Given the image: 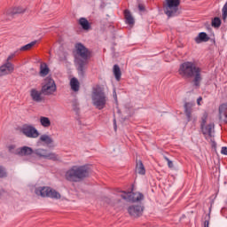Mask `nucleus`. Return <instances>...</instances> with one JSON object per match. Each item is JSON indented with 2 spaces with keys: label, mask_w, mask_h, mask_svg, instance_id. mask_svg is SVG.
Masks as SVG:
<instances>
[{
  "label": "nucleus",
  "mask_w": 227,
  "mask_h": 227,
  "mask_svg": "<svg viewBox=\"0 0 227 227\" xmlns=\"http://www.w3.org/2000/svg\"><path fill=\"white\" fill-rule=\"evenodd\" d=\"M178 74L184 79L193 78V84L196 88H200L201 82V68L195 62L186 61L180 65Z\"/></svg>",
  "instance_id": "1"
},
{
  "label": "nucleus",
  "mask_w": 227,
  "mask_h": 227,
  "mask_svg": "<svg viewBox=\"0 0 227 227\" xmlns=\"http://www.w3.org/2000/svg\"><path fill=\"white\" fill-rule=\"evenodd\" d=\"M90 98L92 106H94L96 109H98V111H102V109L107 106V102H109L106 87L98 84L94 85L92 87Z\"/></svg>",
  "instance_id": "2"
},
{
  "label": "nucleus",
  "mask_w": 227,
  "mask_h": 227,
  "mask_svg": "<svg viewBox=\"0 0 227 227\" xmlns=\"http://www.w3.org/2000/svg\"><path fill=\"white\" fill-rule=\"evenodd\" d=\"M76 54L74 55V63L77 65L79 75H84V68L88 65V58H90V51L78 43L75 44Z\"/></svg>",
  "instance_id": "3"
},
{
  "label": "nucleus",
  "mask_w": 227,
  "mask_h": 227,
  "mask_svg": "<svg viewBox=\"0 0 227 227\" xmlns=\"http://www.w3.org/2000/svg\"><path fill=\"white\" fill-rule=\"evenodd\" d=\"M90 175V170L86 166H73L66 172V179L68 182H81Z\"/></svg>",
  "instance_id": "4"
},
{
  "label": "nucleus",
  "mask_w": 227,
  "mask_h": 227,
  "mask_svg": "<svg viewBox=\"0 0 227 227\" xmlns=\"http://www.w3.org/2000/svg\"><path fill=\"white\" fill-rule=\"evenodd\" d=\"M36 196L41 198H51V200H61V194L49 186H40L35 191Z\"/></svg>",
  "instance_id": "5"
},
{
  "label": "nucleus",
  "mask_w": 227,
  "mask_h": 227,
  "mask_svg": "<svg viewBox=\"0 0 227 227\" xmlns=\"http://www.w3.org/2000/svg\"><path fill=\"white\" fill-rule=\"evenodd\" d=\"M164 13L168 17H176L178 15V6L180 0H165Z\"/></svg>",
  "instance_id": "6"
},
{
  "label": "nucleus",
  "mask_w": 227,
  "mask_h": 227,
  "mask_svg": "<svg viewBox=\"0 0 227 227\" xmlns=\"http://www.w3.org/2000/svg\"><path fill=\"white\" fill-rule=\"evenodd\" d=\"M207 120H208V114L204 113L202 115L201 130L206 139H208V137L214 136V123L207 124Z\"/></svg>",
  "instance_id": "7"
},
{
  "label": "nucleus",
  "mask_w": 227,
  "mask_h": 227,
  "mask_svg": "<svg viewBox=\"0 0 227 227\" xmlns=\"http://www.w3.org/2000/svg\"><path fill=\"white\" fill-rule=\"evenodd\" d=\"M20 132L25 136V137H28L29 139H36V137H40V132L38 129L35 128V126L31 124H25L20 128Z\"/></svg>",
  "instance_id": "8"
},
{
  "label": "nucleus",
  "mask_w": 227,
  "mask_h": 227,
  "mask_svg": "<svg viewBox=\"0 0 227 227\" xmlns=\"http://www.w3.org/2000/svg\"><path fill=\"white\" fill-rule=\"evenodd\" d=\"M56 82L52 80L51 77H47L44 80V84L42 87V92L44 95H52L53 93H56Z\"/></svg>",
  "instance_id": "9"
},
{
  "label": "nucleus",
  "mask_w": 227,
  "mask_h": 227,
  "mask_svg": "<svg viewBox=\"0 0 227 227\" xmlns=\"http://www.w3.org/2000/svg\"><path fill=\"white\" fill-rule=\"evenodd\" d=\"M34 155L40 159H46L48 160H58V155L54 153H49L47 149L38 148L34 150Z\"/></svg>",
  "instance_id": "10"
},
{
  "label": "nucleus",
  "mask_w": 227,
  "mask_h": 227,
  "mask_svg": "<svg viewBox=\"0 0 227 227\" xmlns=\"http://www.w3.org/2000/svg\"><path fill=\"white\" fill-rule=\"evenodd\" d=\"M122 194L121 197L122 200H125L126 201H132L133 203H136V201H143L145 200V196L141 192H121Z\"/></svg>",
  "instance_id": "11"
},
{
  "label": "nucleus",
  "mask_w": 227,
  "mask_h": 227,
  "mask_svg": "<svg viewBox=\"0 0 227 227\" xmlns=\"http://www.w3.org/2000/svg\"><path fill=\"white\" fill-rule=\"evenodd\" d=\"M23 12H24V10L19 7L13 9L12 11H6L2 14L1 20H12V19H13V15L17 13H23Z\"/></svg>",
  "instance_id": "12"
},
{
  "label": "nucleus",
  "mask_w": 227,
  "mask_h": 227,
  "mask_svg": "<svg viewBox=\"0 0 227 227\" xmlns=\"http://www.w3.org/2000/svg\"><path fill=\"white\" fill-rule=\"evenodd\" d=\"M15 70V67L12 62H5L0 67V77L3 75H8Z\"/></svg>",
  "instance_id": "13"
},
{
  "label": "nucleus",
  "mask_w": 227,
  "mask_h": 227,
  "mask_svg": "<svg viewBox=\"0 0 227 227\" xmlns=\"http://www.w3.org/2000/svg\"><path fill=\"white\" fill-rule=\"evenodd\" d=\"M32 153H34V150L29 146L20 147L15 152V155H20V157H29Z\"/></svg>",
  "instance_id": "14"
},
{
  "label": "nucleus",
  "mask_w": 227,
  "mask_h": 227,
  "mask_svg": "<svg viewBox=\"0 0 227 227\" xmlns=\"http://www.w3.org/2000/svg\"><path fill=\"white\" fill-rule=\"evenodd\" d=\"M128 212L132 217H139L143 215V207L142 206H130L128 207Z\"/></svg>",
  "instance_id": "15"
},
{
  "label": "nucleus",
  "mask_w": 227,
  "mask_h": 227,
  "mask_svg": "<svg viewBox=\"0 0 227 227\" xmlns=\"http://www.w3.org/2000/svg\"><path fill=\"white\" fill-rule=\"evenodd\" d=\"M42 90H38L36 89H32L30 90V97L34 102L40 103L43 100V97H42Z\"/></svg>",
  "instance_id": "16"
},
{
  "label": "nucleus",
  "mask_w": 227,
  "mask_h": 227,
  "mask_svg": "<svg viewBox=\"0 0 227 227\" xmlns=\"http://www.w3.org/2000/svg\"><path fill=\"white\" fill-rule=\"evenodd\" d=\"M219 120L227 123V104L223 103L219 106Z\"/></svg>",
  "instance_id": "17"
},
{
  "label": "nucleus",
  "mask_w": 227,
  "mask_h": 227,
  "mask_svg": "<svg viewBox=\"0 0 227 227\" xmlns=\"http://www.w3.org/2000/svg\"><path fill=\"white\" fill-rule=\"evenodd\" d=\"M39 140L41 143H45L48 146L53 145L54 139L50 135L43 134L40 136Z\"/></svg>",
  "instance_id": "18"
},
{
  "label": "nucleus",
  "mask_w": 227,
  "mask_h": 227,
  "mask_svg": "<svg viewBox=\"0 0 227 227\" xmlns=\"http://www.w3.org/2000/svg\"><path fill=\"white\" fill-rule=\"evenodd\" d=\"M208 40H210V37H208L205 32L199 33L198 36L195 37L196 43H201V42H208Z\"/></svg>",
  "instance_id": "19"
},
{
  "label": "nucleus",
  "mask_w": 227,
  "mask_h": 227,
  "mask_svg": "<svg viewBox=\"0 0 227 227\" xmlns=\"http://www.w3.org/2000/svg\"><path fill=\"white\" fill-rule=\"evenodd\" d=\"M39 121L44 129H49V127H51V119H49V117L41 116Z\"/></svg>",
  "instance_id": "20"
},
{
  "label": "nucleus",
  "mask_w": 227,
  "mask_h": 227,
  "mask_svg": "<svg viewBox=\"0 0 227 227\" xmlns=\"http://www.w3.org/2000/svg\"><path fill=\"white\" fill-rule=\"evenodd\" d=\"M79 24L85 31H88V29L91 27V25H90V21H88L86 18H80Z\"/></svg>",
  "instance_id": "21"
},
{
  "label": "nucleus",
  "mask_w": 227,
  "mask_h": 227,
  "mask_svg": "<svg viewBox=\"0 0 227 227\" xmlns=\"http://www.w3.org/2000/svg\"><path fill=\"white\" fill-rule=\"evenodd\" d=\"M137 173H138V175H145L146 174V169L145 168V165H143V161L139 160L137 163Z\"/></svg>",
  "instance_id": "22"
},
{
  "label": "nucleus",
  "mask_w": 227,
  "mask_h": 227,
  "mask_svg": "<svg viewBox=\"0 0 227 227\" xmlns=\"http://www.w3.org/2000/svg\"><path fill=\"white\" fill-rule=\"evenodd\" d=\"M70 86H71V90H73V91H79V80H77V78H72L70 80Z\"/></svg>",
  "instance_id": "23"
},
{
  "label": "nucleus",
  "mask_w": 227,
  "mask_h": 227,
  "mask_svg": "<svg viewBox=\"0 0 227 227\" xmlns=\"http://www.w3.org/2000/svg\"><path fill=\"white\" fill-rule=\"evenodd\" d=\"M49 74V67L47 66V64L43 63L40 66V75L42 77H45V75H48Z\"/></svg>",
  "instance_id": "24"
},
{
  "label": "nucleus",
  "mask_w": 227,
  "mask_h": 227,
  "mask_svg": "<svg viewBox=\"0 0 227 227\" xmlns=\"http://www.w3.org/2000/svg\"><path fill=\"white\" fill-rule=\"evenodd\" d=\"M114 75L116 81H120V79H121V70L120 69V66L118 65L114 66Z\"/></svg>",
  "instance_id": "25"
},
{
  "label": "nucleus",
  "mask_w": 227,
  "mask_h": 227,
  "mask_svg": "<svg viewBox=\"0 0 227 227\" xmlns=\"http://www.w3.org/2000/svg\"><path fill=\"white\" fill-rule=\"evenodd\" d=\"M124 16L126 19V24H134V18L129 10L124 11Z\"/></svg>",
  "instance_id": "26"
},
{
  "label": "nucleus",
  "mask_w": 227,
  "mask_h": 227,
  "mask_svg": "<svg viewBox=\"0 0 227 227\" xmlns=\"http://www.w3.org/2000/svg\"><path fill=\"white\" fill-rule=\"evenodd\" d=\"M184 113L186 114V118L188 121H191L192 114H191V103L184 104Z\"/></svg>",
  "instance_id": "27"
},
{
  "label": "nucleus",
  "mask_w": 227,
  "mask_h": 227,
  "mask_svg": "<svg viewBox=\"0 0 227 227\" xmlns=\"http://www.w3.org/2000/svg\"><path fill=\"white\" fill-rule=\"evenodd\" d=\"M211 26L212 27H215L216 29L221 27V18L219 17L214 18L211 21Z\"/></svg>",
  "instance_id": "28"
},
{
  "label": "nucleus",
  "mask_w": 227,
  "mask_h": 227,
  "mask_svg": "<svg viewBox=\"0 0 227 227\" xmlns=\"http://www.w3.org/2000/svg\"><path fill=\"white\" fill-rule=\"evenodd\" d=\"M36 45V41H33L24 46H22L20 51H30V49H33Z\"/></svg>",
  "instance_id": "29"
},
{
  "label": "nucleus",
  "mask_w": 227,
  "mask_h": 227,
  "mask_svg": "<svg viewBox=\"0 0 227 227\" xmlns=\"http://www.w3.org/2000/svg\"><path fill=\"white\" fill-rule=\"evenodd\" d=\"M222 17H223V20L226 21V18H227V2L224 4V5L223 7Z\"/></svg>",
  "instance_id": "30"
},
{
  "label": "nucleus",
  "mask_w": 227,
  "mask_h": 227,
  "mask_svg": "<svg viewBox=\"0 0 227 227\" xmlns=\"http://www.w3.org/2000/svg\"><path fill=\"white\" fill-rule=\"evenodd\" d=\"M8 174L6 173V169L0 166V178H6Z\"/></svg>",
  "instance_id": "31"
},
{
  "label": "nucleus",
  "mask_w": 227,
  "mask_h": 227,
  "mask_svg": "<svg viewBox=\"0 0 227 227\" xmlns=\"http://www.w3.org/2000/svg\"><path fill=\"white\" fill-rule=\"evenodd\" d=\"M15 148H16L15 145H8V150H9V152L11 153H14L15 154V153L17 152V149H15Z\"/></svg>",
  "instance_id": "32"
},
{
  "label": "nucleus",
  "mask_w": 227,
  "mask_h": 227,
  "mask_svg": "<svg viewBox=\"0 0 227 227\" xmlns=\"http://www.w3.org/2000/svg\"><path fill=\"white\" fill-rule=\"evenodd\" d=\"M13 58H15V53H11V54L7 57V59H6L5 63H10V61H12V59H13Z\"/></svg>",
  "instance_id": "33"
},
{
  "label": "nucleus",
  "mask_w": 227,
  "mask_h": 227,
  "mask_svg": "<svg viewBox=\"0 0 227 227\" xmlns=\"http://www.w3.org/2000/svg\"><path fill=\"white\" fill-rule=\"evenodd\" d=\"M164 159H165V160H167L168 168H173V161L166 156L164 157Z\"/></svg>",
  "instance_id": "34"
},
{
  "label": "nucleus",
  "mask_w": 227,
  "mask_h": 227,
  "mask_svg": "<svg viewBox=\"0 0 227 227\" xmlns=\"http://www.w3.org/2000/svg\"><path fill=\"white\" fill-rule=\"evenodd\" d=\"M210 224V214L207 215V219L204 222V227H208Z\"/></svg>",
  "instance_id": "35"
},
{
  "label": "nucleus",
  "mask_w": 227,
  "mask_h": 227,
  "mask_svg": "<svg viewBox=\"0 0 227 227\" xmlns=\"http://www.w3.org/2000/svg\"><path fill=\"white\" fill-rule=\"evenodd\" d=\"M221 153L223 155H227V147L226 146L222 147Z\"/></svg>",
  "instance_id": "36"
},
{
  "label": "nucleus",
  "mask_w": 227,
  "mask_h": 227,
  "mask_svg": "<svg viewBox=\"0 0 227 227\" xmlns=\"http://www.w3.org/2000/svg\"><path fill=\"white\" fill-rule=\"evenodd\" d=\"M201 100H203V98L199 97L198 99H197L198 106H201Z\"/></svg>",
  "instance_id": "37"
},
{
  "label": "nucleus",
  "mask_w": 227,
  "mask_h": 227,
  "mask_svg": "<svg viewBox=\"0 0 227 227\" xmlns=\"http://www.w3.org/2000/svg\"><path fill=\"white\" fill-rule=\"evenodd\" d=\"M113 95H114V100H118V95H116V90H114Z\"/></svg>",
  "instance_id": "38"
},
{
  "label": "nucleus",
  "mask_w": 227,
  "mask_h": 227,
  "mask_svg": "<svg viewBox=\"0 0 227 227\" xmlns=\"http://www.w3.org/2000/svg\"><path fill=\"white\" fill-rule=\"evenodd\" d=\"M138 9L140 12H145V6H143V4H139Z\"/></svg>",
  "instance_id": "39"
},
{
  "label": "nucleus",
  "mask_w": 227,
  "mask_h": 227,
  "mask_svg": "<svg viewBox=\"0 0 227 227\" xmlns=\"http://www.w3.org/2000/svg\"><path fill=\"white\" fill-rule=\"evenodd\" d=\"M114 130H116V129H117L116 119H114Z\"/></svg>",
  "instance_id": "40"
},
{
  "label": "nucleus",
  "mask_w": 227,
  "mask_h": 227,
  "mask_svg": "<svg viewBox=\"0 0 227 227\" xmlns=\"http://www.w3.org/2000/svg\"><path fill=\"white\" fill-rule=\"evenodd\" d=\"M224 212V208L223 209H222V214Z\"/></svg>",
  "instance_id": "41"
},
{
  "label": "nucleus",
  "mask_w": 227,
  "mask_h": 227,
  "mask_svg": "<svg viewBox=\"0 0 227 227\" xmlns=\"http://www.w3.org/2000/svg\"><path fill=\"white\" fill-rule=\"evenodd\" d=\"M0 198H1V192H0Z\"/></svg>",
  "instance_id": "42"
}]
</instances>
